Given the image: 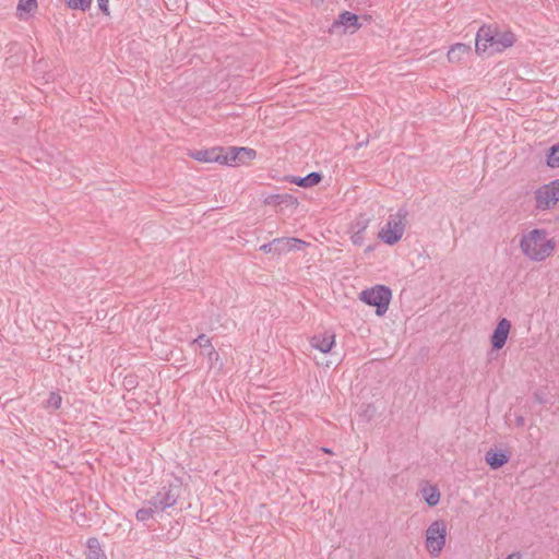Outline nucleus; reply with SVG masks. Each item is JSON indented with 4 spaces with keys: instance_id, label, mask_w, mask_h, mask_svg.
<instances>
[{
    "instance_id": "nucleus-23",
    "label": "nucleus",
    "mask_w": 559,
    "mask_h": 559,
    "mask_svg": "<svg viewBox=\"0 0 559 559\" xmlns=\"http://www.w3.org/2000/svg\"><path fill=\"white\" fill-rule=\"evenodd\" d=\"M547 165L552 168L559 167V143L549 150V154L547 155Z\"/></svg>"
},
{
    "instance_id": "nucleus-11",
    "label": "nucleus",
    "mask_w": 559,
    "mask_h": 559,
    "mask_svg": "<svg viewBox=\"0 0 559 559\" xmlns=\"http://www.w3.org/2000/svg\"><path fill=\"white\" fill-rule=\"evenodd\" d=\"M273 245L275 246V254L282 255L290 251L300 250L306 242L298 238L283 237L273 239Z\"/></svg>"
},
{
    "instance_id": "nucleus-19",
    "label": "nucleus",
    "mask_w": 559,
    "mask_h": 559,
    "mask_svg": "<svg viewBox=\"0 0 559 559\" xmlns=\"http://www.w3.org/2000/svg\"><path fill=\"white\" fill-rule=\"evenodd\" d=\"M421 497L429 507H435L440 501V491L436 486L429 485L421 489Z\"/></svg>"
},
{
    "instance_id": "nucleus-21",
    "label": "nucleus",
    "mask_w": 559,
    "mask_h": 559,
    "mask_svg": "<svg viewBox=\"0 0 559 559\" xmlns=\"http://www.w3.org/2000/svg\"><path fill=\"white\" fill-rule=\"evenodd\" d=\"M37 8V0H20L17 4V15L25 20Z\"/></svg>"
},
{
    "instance_id": "nucleus-27",
    "label": "nucleus",
    "mask_w": 559,
    "mask_h": 559,
    "mask_svg": "<svg viewBox=\"0 0 559 559\" xmlns=\"http://www.w3.org/2000/svg\"><path fill=\"white\" fill-rule=\"evenodd\" d=\"M109 0H98V7L99 9L105 13L109 14V8H108Z\"/></svg>"
},
{
    "instance_id": "nucleus-16",
    "label": "nucleus",
    "mask_w": 559,
    "mask_h": 559,
    "mask_svg": "<svg viewBox=\"0 0 559 559\" xmlns=\"http://www.w3.org/2000/svg\"><path fill=\"white\" fill-rule=\"evenodd\" d=\"M485 460L492 469H498L509 461V457L503 452L488 451Z\"/></svg>"
},
{
    "instance_id": "nucleus-24",
    "label": "nucleus",
    "mask_w": 559,
    "mask_h": 559,
    "mask_svg": "<svg viewBox=\"0 0 559 559\" xmlns=\"http://www.w3.org/2000/svg\"><path fill=\"white\" fill-rule=\"evenodd\" d=\"M66 3L72 10L86 11L91 8L92 0H66Z\"/></svg>"
},
{
    "instance_id": "nucleus-6",
    "label": "nucleus",
    "mask_w": 559,
    "mask_h": 559,
    "mask_svg": "<svg viewBox=\"0 0 559 559\" xmlns=\"http://www.w3.org/2000/svg\"><path fill=\"white\" fill-rule=\"evenodd\" d=\"M534 195L537 210L546 211L554 207L559 202V179L540 186Z\"/></svg>"
},
{
    "instance_id": "nucleus-2",
    "label": "nucleus",
    "mask_w": 559,
    "mask_h": 559,
    "mask_svg": "<svg viewBox=\"0 0 559 559\" xmlns=\"http://www.w3.org/2000/svg\"><path fill=\"white\" fill-rule=\"evenodd\" d=\"M514 35L510 32H499L491 26H481L476 35L477 52H501L514 44Z\"/></svg>"
},
{
    "instance_id": "nucleus-10",
    "label": "nucleus",
    "mask_w": 559,
    "mask_h": 559,
    "mask_svg": "<svg viewBox=\"0 0 559 559\" xmlns=\"http://www.w3.org/2000/svg\"><path fill=\"white\" fill-rule=\"evenodd\" d=\"M369 223H370V219L365 215H360V216L356 217L355 221L352 222L350 239L354 245H356V246L362 245V242L365 240L364 234H365L366 229L368 228Z\"/></svg>"
},
{
    "instance_id": "nucleus-9",
    "label": "nucleus",
    "mask_w": 559,
    "mask_h": 559,
    "mask_svg": "<svg viewBox=\"0 0 559 559\" xmlns=\"http://www.w3.org/2000/svg\"><path fill=\"white\" fill-rule=\"evenodd\" d=\"M510 331L511 322L508 319L502 318L498 321L490 337V343L493 349L499 350L506 345Z\"/></svg>"
},
{
    "instance_id": "nucleus-20",
    "label": "nucleus",
    "mask_w": 559,
    "mask_h": 559,
    "mask_svg": "<svg viewBox=\"0 0 559 559\" xmlns=\"http://www.w3.org/2000/svg\"><path fill=\"white\" fill-rule=\"evenodd\" d=\"M321 181V175L319 173H311L307 175L306 177H294L290 182L304 187L309 188L318 185Z\"/></svg>"
},
{
    "instance_id": "nucleus-25",
    "label": "nucleus",
    "mask_w": 559,
    "mask_h": 559,
    "mask_svg": "<svg viewBox=\"0 0 559 559\" xmlns=\"http://www.w3.org/2000/svg\"><path fill=\"white\" fill-rule=\"evenodd\" d=\"M61 402H62V397L60 396V394L58 393H50L47 402H46V407L47 408H55V409H58L60 406H61Z\"/></svg>"
},
{
    "instance_id": "nucleus-1",
    "label": "nucleus",
    "mask_w": 559,
    "mask_h": 559,
    "mask_svg": "<svg viewBox=\"0 0 559 559\" xmlns=\"http://www.w3.org/2000/svg\"><path fill=\"white\" fill-rule=\"evenodd\" d=\"M519 248L527 260L544 262L554 254L557 242L546 229L534 228L522 234Z\"/></svg>"
},
{
    "instance_id": "nucleus-5",
    "label": "nucleus",
    "mask_w": 559,
    "mask_h": 559,
    "mask_svg": "<svg viewBox=\"0 0 559 559\" xmlns=\"http://www.w3.org/2000/svg\"><path fill=\"white\" fill-rule=\"evenodd\" d=\"M391 298V289L384 285H376L359 294L361 301L376 307V313L379 317H382L388 311Z\"/></svg>"
},
{
    "instance_id": "nucleus-22",
    "label": "nucleus",
    "mask_w": 559,
    "mask_h": 559,
    "mask_svg": "<svg viewBox=\"0 0 559 559\" xmlns=\"http://www.w3.org/2000/svg\"><path fill=\"white\" fill-rule=\"evenodd\" d=\"M157 509L153 507L152 504H148V507H143L139 509L135 513V518L140 522L148 521L154 516L155 513H158Z\"/></svg>"
},
{
    "instance_id": "nucleus-7",
    "label": "nucleus",
    "mask_w": 559,
    "mask_h": 559,
    "mask_svg": "<svg viewBox=\"0 0 559 559\" xmlns=\"http://www.w3.org/2000/svg\"><path fill=\"white\" fill-rule=\"evenodd\" d=\"M181 492V487L178 484H171L168 487H163L155 496L148 500V504H152L157 511L163 512L167 508L176 504Z\"/></svg>"
},
{
    "instance_id": "nucleus-17",
    "label": "nucleus",
    "mask_w": 559,
    "mask_h": 559,
    "mask_svg": "<svg viewBox=\"0 0 559 559\" xmlns=\"http://www.w3.org/2000/svg\"><path fill=\"white\" fill-rule=\"evenodd\" d=\"M195 343H198L200 345V347L202 348V354L206 355L210 360L218 358V354L216 353V350L212 346L211 341H210V338L206 335H204V334L199 335L192 342V344H195Z\"/></svg>"
},
{
    "instance_id": "nucleus-12",
    "label": "nucleus",
    "mask_w": 559,
    "mask_h": 559,
    "mask_svg": "<svg viewBox=\"0 0 559 559\" xmlns=\"http://www.w3.org/2000/svg\"><path fill=\"white\" fill-rule=\"evenodd\" d=\"M190 156L195 160L203 163H219L223 164L224 148L213 147L210 150H199L190 153Z\"/></svg>"
},
{
    "instance_id": "nucleus-8",
    "label": "nucleus",
    "mask_w": 559,
    "mask_h": 559,
    "mask_svg": "<svg viewBox=\"0 0 559 559\" xmlns=\"http://www.w3.org/2000/svg\"><path fill=\"white\" fill-rule=\"evenodd\" d=\"M255 151L249 147L230 146L224 148L223 165L238 166L255 158Z\"/></svg>"
},
{
    "instance_id": "nucleus-29",
    "label": "nucleus",
    "mask_w": 559,
    "mask_h": 559,
    "mask_svg": "<svg viewBox=\"0 0 559 559\" xmlns=\"http://www.w3.org/2000/svg\"><path fill=\"white\" fill-rule=\"evenodd\" d=\"M325 453H331V450L326 449V448H323L322 449Z\"/></svg>"
},
{
    "instance_id": "nucleus-3",
    "label": "nucleus",
    "mask_w": 559,
    "mask_h": 559,
    "mask_svg": "<svg viewBox=\"0 0 559 559\" xmlns=\"http://www.w3.org/2000/svg\"><path fill=\"white\" fill-rule=\"evenodd\" d=\"M448 527L442 519L431 522L425 531V548L432 558H438L447 544Z\"/></svg>"
},
{
    "instance_id": "nucleus-26",
    "label": "nucleus",
    "mask_w": 559,
    "mask_h": 559,
    "mask_svg": "<svg viewBox=\"0 0 559 559\" xmlns=\"http://www.w3.org/2000/svg\"><path fill=\"white\" fill-rule=\"evenodd\" d=\"M260 250H262L265 253H274L275 254V246L273 245V240L264 243L260 247Z\"/></svg>"
},
{
    "instance_id": "nucleus-28",
    "label": "nucleus",
    "mask_w": 559,
    "mask_h": 559,
    "mask_svg": "<svg viewBox=\"0 0 559 559\" xmlns=\"http://www.w3.org/2000/svg\"><path fill=\"white\" fill-rule=\"evenodd\" d=\"M506 559H522V557L519 552H513L509 555Z\"/></svg>"
},
{
    "instance_id": "nucleus-4",
    "label": "nucleus",
    "mask_w": 559,
    "mask_h": 559,
    "mask_svg": "<svg viewBox=\"0 0 559 559\" xmlns=\"http://www.w3.org/2000/svg\"><path fill=\"white\" fill-rule=\"evenodd\" d=\"M407 211L400 209L396 213L389 215L385 225L379 231V238L386 245L393 246L399 242L406 227Z\"/></svg>"
},
{
    "instance_id": "nucleus-13",
    "label": "nucleus",
    "mask_w": 559,
    "mask_h": 559,
    "mask_svg": "<svg viewBox=\"0 0 559 559\" xmlns=\"http://www.w3.org/2000/svg\"><path fill=\"white\" fill-rule=\"evenodd\" d=\"M341 27H344L345 31L354 33L359 27L358 16L350 12L342 13L332 24L331 32H336Z\"/></svg>"
},
{
    "instance_id": "nucleus-18",
    "label": "nucleus",
    "mask_w": 559,
    "mask_h": 559,
    "mask_svg": "<svg viewBox=\"0 0 559 559\" xmlns=\"http://www.w3.org/2000/svg\"><path fill=\"white\" fill-rule=\"evenodd\" d=\"M86 559H106L104 551L102 550L100 543L97 538L92 537L87 539Z\"/></svg>"
},
{
    "instance_id": "nucleus-15",
    "label": "nucleus",
    "mask_w": 559,
    "mask_h": 559,
    "mask_svg": "<svg viewBox=\"0 0 559 559\" xmlns=\"http://www.w3.org/2000/svg\"><path fill=\"white\" fill-rule=\"evenodd\" d=\"M471 47L468 45L457 43L453 45L448 51V60L452 63L461 62L469 52Z\"/></svg>"
},
{
    "instance_id": "nucleus-14",
    "label": "nucleus",
    "mask_w": 559,
    "mask_h": 559,
    "mask_svg": "<svg viewBox=\"0 0 559 559\" xmlns=\"http://www.w3.org/2000/svg\"><path fill=\"white\" fill-rule=\"evenodd\" d=\"M310 344L313 348L320 350L323 354L331 352L335 344V335L331 332H324L311 337Z\"/></svg>"
}]
</instances>
